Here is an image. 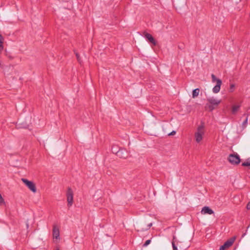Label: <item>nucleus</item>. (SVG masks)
I'll list each match as a JSON object with an SVG mask.
<instances>
[{
  "label": "nucleus",
  "instance_id": "obj_1",
  "mask_svg": "<svg viewBox=\"0 0 250 250\" xmlns=\"http://www.w3.org/2000/svg\"><path fill=\"white\" fill-rule=\"evenodd\" d=\"M204 133V125L201 124L198 126L197 131L195 133V138L197 143H199L202 140Z\"/></svg>",
  "mask_w": 250,
  "mask_h": 250
},
{
  "label": "nucleus",
  "instance_id": "obj_2",
  "mask_svg": "<svg viewBox=\"0 0 250 250\" xmlns=\"http://www.w3.org/2000/svg\"><path fill=\"white\" fill-rule=\"evenodd\" d=\"M211 77L212 82H216V84L215 86L213 87L212 91L214 93H217L220 91L221 85L222 83V81L221 80L217 78L216 76L213 74H211Z\"/></svg>",
  "mask_w": 250,
  "mask_h": 250
},
{
  "label": "nucleus",
  "instance_id": "obj_3",
  "mask_svg": "<svg viewBox=\"0 0 250 250\" xmlns=\"http://www.w3.org/2000/svg\"><path fill=\"white\" fill-rule=\"evenodd\" d=\"M228 160L231 164L233 165L239 164L241 161L240 157L237 153L229 154Z\"/></svg>",
  "mask_w": 250,
  "mask_h": 250
},
{
  "label": "nucleus",
  "instance_id": "obj_4",
  "mask_svg": "<svg viewBox=\"0 0 250 250\" xmlns=\"http://www.w3.org/2000/svg\"><path fill=\"white\" fill-rule=\"evenodd\" d=\"M207 101L208 104V106L210 108H216L218 105L220 103L221 100L217 99H215L213 97L209 98L207 99Z\"/></svg>",
  "mask_w": 250,
  "mask_h": 250
},
{
  "label": "nucleus",
  "instance_id": "obj_5",
  "mask_svg": "<svg viewBox=\"0 0 250 250\" xmlns=\"http://www.w3.org/2000/svg\"><path fill=\"white\" fill-rule=\"evenodd\" d=\"M21 181L23 183L33 192H36L37 189L36 188L35 184L32 181H29L26 179L22 178Z\"/></svg>",
  "mask_w": 250,
  "mask_h": 250
},
{
  "label": "nucleus",
  "instance_id": "obj_6",
  "mask_svg": "<svg viewBox=\"0 0 250 250\" xmlns=\"http://www.w3.org/2000/svg\"><path fill=\"white\" fill-rule=\"evenodd\" d=\"M66 196L68 206L70 207L72 206L73 203V192L70 188L67 189Z\"/></svg>",
  "mask_w": 250,
  "mask_h": 250
},
{
  "label": "nucleus",
  "instance_id": "obj_7",
  "mask_svg": "<svg viewBox=\"0 0 250 250\" xmlns=\"http://www.w3.org/2000/svg\"><path fill=\"white\" fill-rule=\"evenodd\" d=\"M235 240V237H233L227 240L223 245L220 247L219 250H225L227 248L230 247L234 243Z\"/></svg>",
  "mask_w": 250,
  "mask_h": 250
},
{
  "label": "nucleus",
  "instance_id": "obj_8",
  "mask_svg": "<svg viewBox=\"0 0 250 250\" xmlns=\"http://www.w3.org/2000/svg\"><path fill=\"white\" fill-rule=\"evenodd\" d=\"M242 103V101L240 99L234 100L231 103V109H238L241 107Z\"/></svg>",
  "mask_w": 250,
  "mask_h": 250
},
{
  "label": "nucleus",
  "instance_id": "obj_9",
  "mask_svg": "<svg viewBox=\"0 0 250 250\" xmlns=\"http://www.w3.org/2000/svg\"><path fill=\"white\" fill-rule=\"evenodd\" d=\"M144 37L148 41L151 42L153 45H156L157 42L155 41V40L154 39V38L151 34L147 33H145Z\"/></svg>",
  "mask_w": 250,
  "mask_h": 250
},
{
  "label": "nucleus",
  "instance_id": "obj_10",
  "mask_svg": "<svg viewBox=\"0 0 250 250\" xmlns=\"http://www.w3.org/2000/svg\"><path fill=\"white\" fill-rule=\"evenodd\" d=\"M117 155L121 158L125 159L128 156L127 151L125 149L121 148Z\"/></svg>",
  "mask_w": 250,
  "mask_h": 250
},
{
  "label": "nucleus",
  "instance_id": "obj_11",
  "mask_svg": "<svg viewBox=\"0 0 250 250\" xmlns=\"http://www.w3.org/2000/svg\"><path fill=\"white\" fill-rule=\"evenodd\" d=\"M201 212L203 214H212L214 213L213 211L208 207H203Z\"/></svg>",
  "mask_w": 250,
  "mask_h": 250
},
{
  "label": "nucleus",
  "instance_id": "obj_12",
  "mask_svg": "<svg viewBox=\"0 0 250 250\" xmlns=\"http://www.w3.org/2000/svg\"><path fill=\"white\" fill-rule=\"evenodd\" d=\"M53 235L54 238H55L56 239H58L59 238V236H60L59 229L55 225L53 226Z\"/></svg>",
  "mask_w": 250,
  "mask_h": 250
},
{
  "label": "nucleus",
  "instance_id": "obj_13",
  "mask_svg": "<svg viewBox=\"0 0 250 250\" xmlns=\"http://www.w3.org/2000/svg\"><path fill=\"white\" fill-rule=\"evenodd\" d=\"M120 149H121V148H119L118 146H113L112 147L111 150L113 153L116 154L117 155Z\"/></svg>",
  "mask_w": 250,
  "mask_h": 250
},
{
  "label": "nucleus",
  "instance_id": "obj_14",
  "mask_svg": "<svg viewBox=\"0 0 250 250\" xmlns=\"http://www.w3.org/2000/svg\"><path fill=\"white\" fill-rule=\"evenodd\" d=\"M200 89L199 88H196L192 91V98H194L197 97L199 93Z\"/></svg>",
  "mask_w": 250,
  "mask_h": 250
},
{
  "label": "nucleus",
  "instance_id": "obj_15",
  "mask_svg": "<svg viewBox=\"0 0 250 250\" xmlns=\"http://www.w3.org/2000/svg\"><path fill=\"white\" fill-rule=\"evenodd\" d=\"M3 38L0 34V53L2 51L3 49Z\"/></svg>",
  "mask_w": 250,
  "mask_h": 250
},
{
  "label": "nucleus",
  "instance_id": "obj_16",
  "mask_svg": "<svg viewBox=\"0 0 250 250\" xmlns=\"http://www.w3.org/2000/svg\"><path fill=\"white\" fill-rule=\"evenodd\" d=\"M242 166L243 167H249L250 166V158L247 160L246 162H245L242 164Z\"/></svg>",
  "mask_w": 250,
  "mask_h": 250
},
{
  "label": "nucleus",
  "instance_id": "obj_17",
  "mask_svg": "<svg viewBox=\"0 0 250 250\" xmlns=\"http://www.w3.org/2000/svg\"><path fill=\"white\" fill-rule=\"evenodd\" d=\"M248 116H247L245 120L243 121L242 124V127L243 128H244L246 127L247 124H248Z\"/></svg>",
  "mask_w": 250,
  "mask_h": 250
},
{
  "label": "nucleus",
  "instance_id": "obj_18",
  "mask_svg": "<svg viewBox=\"0 0 250 250\" xmlns=\"http://www.w3.org/2000/svg\"><path fill=\"white\" fill-rule=\"evenodd\" d=\"M234 87H235V85L234 84H233V83L230 84V88H229L230 92H233L234 90Z\"/></svg>",
  "mask_w": 250,
  "mask_h": 250
},
{
  "label": "nucleus",
  "instance_id": "obj_19",
  "mask_svg": "<svg viewBox=\"0 0 250 250\" xmlns=\"http://www.w3.org/2000/svg\"><path fill=\"white\" fill-rule=\"evenodd\" d=\"M151 240H146L145 243L143 244V247H146L150 243Z\"/></svg>",
  "mask_w": 250,
  "mask_h": 250
},
{
  "label": "nucleus",
  "instance_id": "obj_20",
  "mask_svg": "<svg viewBox=\"0 0 250 250\" xmlns=\"http://www.w3.org/2000/svg\"><path fill=\"white\" fill-rule=\"evenodd\" d=\"M172 246L173 250H178L177 249V247H176V246L175 245V244L173 241L172 242Z\"/></svg>",
  "mask_w": 250,
  "mask_h": 250
},
{
  "label": "nucleus",
  "instance_id": "obj_21",
  "mask_svg": "<svg viewBox=\"0 0 250 250\" xmlns=\"http://www.w3.org/2000/svg\"><path fill=\"white\" fill-rule=\"evenodd\" d=\"M75 55H76V56L77 57L78 61L81 63V61L79 54L77 52H75Z\"/></svg>",
  "mask_w": 250,
  "mask_h": 250
},
{
  "label": "nucleus",
  "instance_id": "obj_22",
  "mask_svg": "<svg viewBox=\"0 0 250 250\" xmlns=\"http://www.w3.org/2000/svg\"><path fill=\"white\" fill-rule=\"evenodd\" d=\"M4 199L2 197L1 195L0 194V205H1L2 203H4Z\"/></svg>",
  "mask_w": 250,
  "mask_h": 250
},
{
  "label": "nucleus",
  "instance_id": "obj_23",
  "mask_svg": "<svg viewBox=\"0 0 250 250\" xmlns=\"http://www.w3.org/2000/svg\"><path fill=\"white\" fill-rule=\"evenodd\" d=\"M246 208L247 209H250V201L249 202L247 205Z\"/></svg>",
  "mask_w": 250,
  "mask_h": 250
},
{
  "label": "nucleus",
  "instance_id": "obj_24",
  "mask_svg": "<svg viewBox=\"0 0 250 250\" xmlns=\"http://www.w3.org/2000/svg\"><path fill=\"white\" fill-rule=\"evenodd\" d=\"M176 134L175 131H172L171 132L168 134V135H173Z\"/></svg>",
  "mask_w": 250,
  "mask_h": 250
},
{
  "label": "nucleus",
  "instance_id": "obj_25",
  "mask_svg": "<svg viewBox=\"0 0 250 250\" xmlns=\"http://www.w3.org/2000/svg\"><path fill=\"white\" fill-rule=\"evenodd\" d=\"M151 226H152V223H150V224H149L148 225V226H147V229H149Z\"/></svg>",
  "mask_w": 250,
  "mask_h": 250
},
{
  "label": "nucleus",
  "instance_id": "obj_26",
  "mask_svg": "<svg viewBox=\"0 0 250 250\" xmlns=\"http://www.w3.org/2000/svg\"><path fill=\"white\" fill-rule=\"evenodd\" d=\"M19 127H22V128H25L27 127V125H24L23 126H19Z\"/></svg>",
  "mask_w": 250,
  "mask_h": 250
},
{
  "label": "nucleus",
  "instance_id": "obj_27",
  "mask_svg": "<svg viewBox=\"0 0 250 250\" xmlns=\"http://www.w3.org/2000/svg\"><path fill=\"white\" fill-rule=\"evenodd\" d=\"M232 111H233V113L234 114L237 110H234Z\"/></svg>",
  "mask_w": 250,
  "mask_h": 250
},
{
  "label": "nucleus",
  "instance_id": "obj_28",
  "mask_svg": "<svg viewBox=\"0 0 250 250\" xmlns=\"http://www.w3.org/2000/svg\"><path fill=\"white\" fill-rule=\"evenodd\" d=\"M55 250H60V249L59 247H57L55 249Z\"/></svg>",
  "mask_w": 250,
  "mask_h": 250
},
{
  "label": "nucleus",
  "instance_id": "obj_29",
  "mask_svg": "<svg viewBox=\"0 0 250 250\" xmlns=\"http://www.w3.org/2000/svg\"><path fill=\"white\" fill-rule=\"evenodd\" d=\"M26 226H27V227L28 228V226H28V224H26Z\"/></svg>",
  "mask_w": 250,
  "mask_h": 250
},
{
  "label": "nucleus",
  "instance_id": "obj_30",
  "mask_svg": "<svg viewBox=\"0 0 250 250\" xmlns=\"http://www.w3.org/2000/svg\"><path fill=\"white\" fill-rule=\"evenodd\" d=\"M245 235V233L243 234L242 236L243 237Z\"/></svg>",
  "mask_w": 250,
  "mask_h": 250
}]
</instances>
